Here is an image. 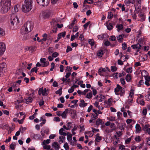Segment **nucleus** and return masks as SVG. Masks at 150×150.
Listing matches in <instances>:
<instances>
[{"instance_id":"obj_1","label":"nucleus","mask_w":150,"mask_h":150,"mask_svg":"<svg viewBox=\"0 0 150 150\" xmlns=\"http://www.w3.org/2000/svg\"><path fill=\"white\" fill-rule=\"evenodd\" d=\"M21 14H13L11 16L9 21L10 28L12 30H16L18 28L20 23Z\"/></svg>"},{"instance_id":"obj_2","label":"nucleus","mask_w":150,"mask_h":150,"mask_svg":"<svg viewBox=\"0 0 150 150\" xmlns=\"http://www.w3.org/2000/svg\"><path fill=\"white\" fill-rule=\"evenodd\" d=\"M11 6V0H1L0 2V12L2 13H6Z\"/></svg>"},{"instance_id":"obj_3","label":"nucleus","mask_w":150,"mask_h":150,"mask_svg":"<svg viewBox=\"0 0 150 150\" xmlns=\"http://www.w3.org/2000/svg\"><path fill=\"white\" fill-rule=\"evenodd\" d=\"M32 0H25L22 6V10L24 13L30 11L33 8Z\"/></svg>"},{"instance_id":"obj_4","label":"nucleus","mask_w":150,"mask_h":150,"mask_svg":"<svg viewBox=\"0 0 150 150\" xmlns=\"http://www.w3.org/2000/svg\"><path fill=\"white\" fill-rule=\"evenodd\" d=\"M33 28V26L32 23L29 21L26 22L23 26L22 29L26 33L30 32Z\"/></svg>"},{"instance_id":"obj_5","label":"nucleus","mask_w":150,"mask_h":150,"mask_svg":"<svg viewBox=\"0 0 150 150\" xmlns=\"http://www.w3.org/2000/svg\"><path fill=\"white\" fill-rule=\"evenodd\" d=\"M115 92L116 95H120L122 96L124 95L125 93L124 88L118 84L117 85L116 88L115 89Z\"/></svg>"},{"instance_id":"obj_6","label":"nucleus","mask_w":150,"mask_h":150,"mask_svg":"<svg viewBox=\"0 0 150 150\" xmlns=\"http://www.w3.org/2000/svg\"><path fill=\"white\" fill-rule=\"evenodd\" d=\"M49 91L48 88H44L43 87L39 88L38 93L39 95H42L43 96H46L47 95V93Z\"/></svg>"},{"instance_id":"obj_7","label":"nucleus","mask_w":150,"mask_h":150,"mask_svg":"<svg viewBox=\"0 0 150 150\" xmlns=\"http://www.w3.org/2000/svg\"><path fill=\"white\" fill-rule=\"evenodd\" d=\"M5 44L3 42H0V56H2L6 50Z\"/></svg>"},{"instance_id":"obj_8","label":"nucleus","mask_w":150,"mask_h":150,"mask_svg":"<svg viewBox=\"0 0 150 150\" xmlns=\"http://www.w3.org/2000/svg\"><path fill=\"white\" fill-rule=\"evenodd\" d=\"M34 98V93H33L30 94L28 96L26 97L25 98V102L26 104H28L32 102L33 98Z\"/></svg>"},{"instance_id":"obj_9","label":"nucleus","mask_w":150,"mask_h":150,"mask_svg":"<svg viewBox=\"0 0 150 150\" xmlns=\"http://www.w3.org/2000/svg\"><path fill=\"white\" fill-rule=\"evenodd\" d=\"M6 68V65L5 63H2L0 64V76L3 74Z\"/></svg>"},{"instance_id":"obj_10","label":"nucleus","mask_w":150,"mask_h":150,"mask_svg":"<svg viewBox=\"0 0 150 150\" xmlns=\"http://www.w3.org/2000/svg\"><path fill=\"white\" fill-rule=\"evenodd\" d=\"M45 58H42L40 59V62L42 64V66L43 67H47L49 64V62L48 61H46Z\"/></svg>"},{"instance_id":"obj_11","label":"nucleus","mask_w":150,"mask_h":150,"mask_svg":"<svg viewBox=\"0 0 150 150\" xmlns=\"http://www.w3.org/2000/svg\"><path fill=\"white\" fill-rule=\"evenodd\" d=\"M37 3L39 5L42 6H45L47 5L48 4V2L47 1L45 2V0H36Z\"/></svg>"},{"instance_id":"obj_12","label":"nucleus","mask_w":150,"mask_h":150,"mask_svg":"<svg viewBox=\"0 0 150 150\" xmlns=\"http://www.w3.org/2000/svg\"><path fill=\"white\" fill-rule=\"evenodd\" d=\"M147 73L145 70L143 71L142 72V75L144 76L146 81L150 82V76H147Z\"/></svg>"},{"instance_id":"obj_13","label":"nucleus","mask_w":150,"mask_h":150,"mask_svg":"<svg viewBox=\"0 0 150 150\" xmlns=\"http://www.w3.org/2000/svg\"><path fill=\"white\" fill-rule=\"evenodd\" d=\"M67 139L69 142H70V144L72 145H74V143L72 142V136L73 135L72 134H71L69 132H68L67 134Z\"/></svg>"},{"instance_id":"obj_14","label":"nucleus","mask_w":150,"mask_h":150,"mask_svg":"<svg viewBox=\"0 0 150 150\" xmlns=\"http://www.w3.org/2000/svg\"><path fill=\"white\" fill-rule=\"evenodd\" d=\"M135 88L134 87H131L129 92V96H128L130 98H134V93Z\"/></svg>"},{"instance_id":"obj_15","label":"nucleus","mask_w":150,"mask_h":150,"mask_svg":"<svg viewBox=\"0 0 150 150\" xmlns=\"http://www.w3.org/2000/svg\"><path fill=\"white\" fill-rule=\"evenodd\" d=\"M56 21V20L55 19H53L51 23V25H53V26L57 25L59 28H61L63 27V24L59 25L57 23Z\"/></svg>"},{"instance_id":"obj_16","label":"nucleus","mask_w":150,"mask_h":150,"mask_svg":"<svg viewBox=\"0 0 150 150\" xmlns=\"http://www.w3.org/2000/svg\"><path fill=\"white\" fill-rule=\"evenodd\" d=\"M36 49V47L34 46H30L26 47H25V49L27 50H29L31 52L35 51Z\"/></svg>"},{"instance_id":"obj_17","label":"nucleus","mask_w":150,"mask_h":150,"mask_svg":"<svg viewBox=\"0 0 150 150\" xmlns=\"http://www.w3.org/2000/svg\"><path fill=\"white\" fill-rule=\"evenodd\" d=\"M65 136L60 135L59 137L58 142L61 144L64 142L65 140Z\"/></svg>"},{"instance_id":"obj_18","label":"nucleus","mask_w":150,"mask_h":150,"mask_svg":"<svg viewBox=\"0 0 150 150\" xmlns=\"http://www.w3.org/2000/svg\"><path fill=\"white\" fill-rule=\"evenodd\" d=\"M143 130L146 131V133L150 135V127H149V125H148L146 124L144 126Z\"/></svg>"},{"instance_id":"obj_19","label":"nucleus","mask_w":150,"mask_h":150,"mask_svg":"<svg viewBox=\"0 0 150 150\" xmlns=\"http://www.w3.org/2000/svg\"><path fill=\"white\" fill-rule=\"evenodd\" d=\"M141 130V128L139 124H137L135 125V133H139Z\"/></svg>"},{"instance_id":"obj_20","label":"nucleus","mask_w":150,"mask_h":150,"mask_svg":"<svg viewBox=\"0 0 150 150\" xmlns=\"http://www.w3.org/2000/svg\"><path fill=\"white\" fill-rule=\"evenodd\" d=\"M52 147L56 150H58L60 148V146L57 142H54L52 144Z\"/></svg>"},{"instance_id":"obj_21","label":"nucleus","mask_w":150,"mask_h":150,"mask_svg":"<svg viewBox=\"0 0 150 150\" xmlns=\"http://www.w3.org/2000/svg\"><path fill=\"white\" fill-rule=\"evenodd\" d=\"M88 103L85 102L83 100H80V103L79 104L80 107L81 108L87 106Z\"/></svg>"},{"instance_id":"obj_22","label":"nucleus","mask_w":150,"mask_h":150,"mask_svg":"<svg viewBox=\"0 0 150 150\" xmlns=\"http://www.w3.org/2000/svg\"><path fill=\"white\" fill-rule=\"evenodd\" d=\"M69 110L68 109L65 110L64 111L62 112V117L63 118L65 119L66 118L67 114L68 113Z\"/></svg>"},{"instance_id":"obj_23","label":"nucleus","mask_w":150,"mask_h":150,"mask_svg":"<svg viewBox=\"0 0 150 150\" xmlns=\"http://www.w3.org/2000/svg\"><path fill=\"white\" fill-rule=\"evenodd\" d=\"M78 128V126L76 125H75L73 129L71 130V133L73 135H75L76 133V130Z\"/></svg>"},{"instance_id":"obj_24","label":"nucleus","mask_w":150,"mask_h":150,"mask_svg":"<svg viewBox=\"0 0 150 150\" xmlns=\"http://www.w3.org/2000/svg\"><path fill=\"white\" fill-rule=\"evenodd\" d=\"M105 97L103 96L99 95L97 96L96 99L99 101L101 102L103 100Z\"/></svg>"},{"instance_id":"obj_25","label":"nucleus","mask_w":150,"mask_h":150,"mask_svg":"<svg viewBox=\"0 0 150 150\" xmlns=\"http://www.w3.org/2000/svg\"><path fill=\"white\" fill-rule=\"evenodd\" d=\"M126 124L123 123H120L118 124L119 128L121 131H123Z\"/></svg>"},{"instance_id":"obj_26","label":"nucleus","mask_w":150,"mask_h":150,"mask_svg":"<svg viewBox=\"0 0 150 150\" xmlns=\"http://www.w3.org/2000/svg\"><path fill=\"white\" fill-rule=\"evenodd\" d=\"M131 47L134 49L138 50L141 48V45L139 44H137L136 45H132Z\"/></svg>"},{"instance_id":"obj_27","label":"nucleus","mask_w":150,"mask_h":150,"mask_svg":"<svg viewBox=\"0 0 150 150\" xmlns=\"http://www.w3.org/2000/svg\"><path fill=\"white\" fill-rule=\"evenodd\" d=\"M125 75V73L123 71L121 73H116V75H115V77L116 78H117L118 77H122L123 76H124Z\"/></svg>"},{"instance_id":"obj_28","label":"nucleus","mask_w":150,"mask_h":150,"mask_svg":"<svg viewBox=\"0 0 150 150\" xmlns=\"http://www.w3.org/2000/svg\"><path fill=\"white\" fill-rule=\"evenodd\" d=\"M125 79L127 82H129L132 79V76L130 74H128L126 76Z\"/></svg>"},{"instance_id":"obj_29","label":"nucleus","mask_w":150,"mask_h":150,"mask_svg":"<svg viewBox=\"0 0 150 150\" xmlns=\"http://www.w3.org/2000/svg\"><path fill=\"white\" fill-rule=\"evenodd\" d=\"M137 103L141 105L144 106L145 105V103L143 99H137L136 101Z\"/></svg>"},{"instance_id":"obj_30","label":"nucleus","mask_w":150,"mask_h":150,"mask_svg":"<svg viewBox=\"0 0 150 150\" xmlns=\"http://www.w3.org/2000/svg\"><path fill=\"white\" fill-rule=\"evenodd\" d=\"M102 139V137L99 135V134L98 133L96 136L95 141L97 142H99Z\"/></svg>"},{"instance_id":"obj_31","label":"nucleus","mask_w":150,"mask_h":150,"mask_svg":"<svg viewBox=\"0 0 150 150\" xmlns=\"http://www.w3.org/2000/svg\"><path fill=\"white\" fill-rule=\"evenodd\" d=\"M124 35H120L117 37V38L119 42H122L123 41Z\"/></svg>"},{"instance_id":"obj_32","label":"nucleus","mask_w":150,"mask_h":150,"mask_svg":"<svg viewBox=\"0 0 150 150\" xmlns=\"http://www.w3.org/2000/svg\"><path fill=\"white\" fill-rule=\"evenodd\" d=\"M48 132V131L47 129H42L41 131V134L42 136L43 137H44L45 135V134H47Z\"/></svg>"},{"instance_id":"obj_33","label":"nucleus","mask_w":150,"mask_h":150,"mask_svg":"<svg viewBox=\"0 0 150 150\" xmlns=\"http://www.w3.org/2000/svg\"><path fill=\"white\" fill-rule=\"evenodd\" d=\"M64 129L63 128H61L59 131V133L60 135L66 136L67 135V133L64 132Z\"/></svg>"},{"instance_id":"obj_34","label":"nucleus","mask_w":150,"mask_h":150,"mask_svg":"<svg viewBox=\"0 0 150 150\" xmlns=\"http://www.w3.org/2000/svg\"><path fill=\"white\" fill-rule=\"evenodd\" d=\"M65 35L66 33L65 32L58 34V39H60L62 38V37L64 38L65 36Z\"/></svg>"},{"instance_id":"obj_35","label":"nucleus","mask_w":150,"mask_h":150,"mask_svg":"<svg viewBox=\"0 0 150 150\" xmlns=\"http://www.w3.org/2000/svg\"><path fill=\"white\" fill-rule=\"evenodd\" d=\"M105 69L101 68L99 69L98 73L100 75L103 76L102 73L105 72Z\"/></svg>"},{"instance_id":"obj_36","label":"nucleus","mask_w":150,"mask_h":150,"mask_svg":"<svg viewBox=\"0 0 150 150\" xmlns=\"http://www.w3.org/2000/svg\"><path fill=\"white\" fill-rule=\"evenodd\" d=\"M5 35V32L4 30L1 28L0 27V37L4 36Z\"/></svg>"},{"instance_id":"obj_37","label":"nucleus","mask_w":150,"mask_h":150,"mask_svg":"<svg viewBox=\"0 0 150 150\" xmlns=\"http://www.w3.org/2000/svg\"><path fill=\"white\" fill-rule=\"evenodd\" d=\"M110 127L111 128V129L109 131L110 132H111L112 131L115 129L116 127L115 124L114 123L111 124L110 125Z\"/></svg>"},{"instance_id":"obj_38","label":"nucleus","mask_w":150,"mask_h":150,"mask_svg":"<svg viewBox=\"0 0 150 150\" xmlns=\"http://www.w3.org/2000/svg\"><path fill=\"white\" fill-rule=\"evenodd\" d=\"M107 24L106 26L108 30H110L112 29L113 28V26L112 24L111 23L108 24L107 23H106Z\"/></svg>"},{"instance_id":"obj_39","label":"nucleus","mask_w":150,"mask_h":150,"mask_svg":"<svg viewBox=\"0 0 150 150\" xmlns=\"http://www.w3.org/2000/svg\"><path fill=\"white\" fill-rule=\"evenodd\" d=\"M116 27L117 28V30L119 31L122 29L123 26L122 24H118L116 25Z\"/></svg>"},{"instance_id":"obj_40","label":"nucleus","mask_w":150,"mask_h":150,"mask_svg":"<svg viewBox=\"0 0 150 150\" xmlns=\"http://www.w3.org/2000/svg\"><path fill=\"white\" fill-rule=\"evenodd\" d=\"M107 119L108 120L111 121H114L115 120V116H111L107 117Z\"/></svg>"},{"instance_id":"obj_41","label":"nucleus","mask_w":150,"mask_h":150,"mask_svg":"<svg viewBox=\"0 0 150 150\" xmlns=\"http://www.w3.org/2000/svg\"><path fill=\"white\" fill-rule=\"evenodd\" d=\"M141 137L138 135H136L134 138V140L135 141L137 142H139L141 141Z\"/></svg>"},{"instance_id":"obj_42","label":"nucleus","mask_w":150,"mask_h":150,"mask_svg":"<svg viewBox=\"0 0 150 150\" xmlns=\"http://www.w3.org/2000/svg\"><path fill=\"white\" fill-rule=\"evenodd\" d=\"M85 134H87L89 137H92L94 134L91 131H87L86 132H85Z\"/></svg>"},{"instance_id":"obj_43","label":"nucleus","mask_w":150,"mask_h":150,"mask_svg":"<svg viewBox=\"0 0 150 150\" xmlns=\"http://www.w3.org/2000/svg\"><path fill=\"white\" fill-rule=\"evenodd\" d=\"M139 17L140 18V21H144L146 18L145 16L143 14H140L139 16Z\"/></svg>"},{"instance_id":"obj_44","label":"nucleus","mask_w":150,"mask_h":150,"mask_svg":"<svg viewBox=\"0 0 150 150\" xmlns=\"http://www.w3.org/2000/svg\"><path fill=\"white\" fill-rule=\"evenodd\" d=\"M18 85L16 83H14L13 85L12 86L13 89V91L16 92V89L18 86Z\"/></svg>"},{"instance_id":"obj_45","label":"nucleus","mask_w":150,"mask_h":150,"mask_svg":"<svg viewBox=\"0 0 150 150\" xmlns=\"http://www.w3.org/2000/svg\"><path fill=\"white\" fill-rule=\"evenodd\" d=\"M93 96L91 92L88 93L86 96V97L87 98L90 99L92 98Z\"/></svg>"},{"instance_id":"obj_46","label":"nucleus","mask_w":150,"mask_h":150,"mask_svg":"<svg viewBox=\"0 0 150 150\" xmlns=\"http://www.w3.org/2000/svg\"><path fill=\"white\" fill-rule=\"evenodd\" d=\"M42 145L43 146V148L44 149L49 150L50 149L51 146L50 145H48L46 144H45L44 145Z\"/></svg>"},{"instance_id":"obj_47","label":"nucleus","mask_w":150,"mask_h":150,"mask_svg":"<svg viewBox=\"0 0 150 150\" xmlns=\"http://www.w3.org/2000/svg\"><path fill=\"white\" fill-rule=\"evenodd\" d=\"M102 122L103 121L102 120L98 119L96 121V124L97 125H100L102 124Z\"/></svg>"},{"instance_id":"obj_48","label":"nucleus","mask_w":150,"mask_h":150,"mask_svg":"<svg viewBox=\"0 0 150 150\" xmlns=\"http://www.w3.org/2000/svg\"><path fill=\"white\" fill-rule=\"evenodd\" d=\"M133 98H130L128 97V99L126 101V103L128 104H130L132 103Z\"/></svg>"},{"instance_id":"obj_49","label":"nucleus","mask_w":150,"mask_h":150,"mask_svg":"<svg viewBox=\"0 0 150 150\" xmlns=\"http://www.w3.org/2000/svg\"><path fill=\"white\" fill-rule=\"evenodd\" d=\"M103 54V51L101 50H99L97 53V55L99 57H101Z\"/></svg>"},{"instance_id":"obj_50","label":"nucleus","mask_w":150,"mask_h":150,"mask_svg":"<svg viewBox=\"0 0 150 150\" xmlns=\"http://www.w3.org/2000/svg\"><path fill=\"white\" fill-rule=\"evenodd\" d=\"M50 139H47L46 140H44L42 142V145H44L45 144H49L50 143Z\"/></svg>"},{"instance_id":"obj_51","label":"nucleus","mask_w":150,"mask_h":150,"mask_svg":"<svg viewBox=\"0 0 150 150\" xmlns=\"http://www.w3.org/2000/svg\"><path fill=\"white\" fill-rule=\"evenodd\" d=\"M98 114L96 113L92 114L91 116V118L93 120H95L97 119L98 117Z\"/></svg>"},{"instance_id":"obj_52","label":"nucleus","mask_w":150,"mask_h":150,"mask_svg":"<svg viewBox=\"0 0 150 150\" xmlns=\"http://www.w3.org/2000/svg\"><path fill=\"white\" fill-rule=\"evenodd\" d=\"M132 68L131 67H130L127 69H125V67L124 68V70L125 71H126V72L128 73H131L132 72Z\"/></svg>"},{"instance_id":"obj_53","label":"nucleus","mask_w":150,"mask_h":150,"mask_svg":"<svg viewBox=\"0 0 150 150\" xmlns=\"http://www.w3.org/2000/svg\"><path fill=\"white\" fill-rule=\"evenodd\" d=\"M132 137V136H131L130 137L126 139L125 141V144H128L131 142Z\"/></svg>"},{"instance_id":"obj_54","label":"nucleus","mask_w":150,"mask_h":150,"mask_svg":"<svg viewBox=\"0 0 150 150\" xmlns=\"http://www.w3.org/2000/svg\"><path fill=\"white\" fill-rule=\"evenodd\" d=\"M93 3V0H85L84 2V4L88 3V4H91Z\"/></svg>"},{"instance_id":"obj_55","label":"nucleus","mask_w":150,"mask_h":150,"mask_svg":"<svg viewBox=\"0 0 150 150\" xmlns=\"http://www.w3.org/2000/svg\"><path fill=\"white\" fill-rule=\"evenodd\" d=\"M135 2L134 0H128L126 1V4H134Z\"/></svg>"},{"instance_id":"obj_56","label":"nucleus","mask_w":150,"mask_h":150,"mask_svg":"<svg viewBox=\"0 0 150 150\" xmlns=\"http://www.w3.org/2000/svg\"><path fill=\"white\" fill-rule=\"evenodd\" d=\"M62 88H60L56 92V94H59V96H61L62 94Z\"/></svg>"},{"instance_id":"obj_57","label":"nucleus","mask_w":150,"mask_h":150,"mask_svg":"<svg viewBox=\"0 0 150 150\" xmlns=\"http://www.w3.org/2000/svg\"><path fill=\"white\" fill-rule=\"evenodd\" d=\"M67 126L68 130H69L72 127L71 123L68 122L67 125Z\"/></svg>"},{"instance_id":"obj_58","label":"nucleus","mask_w":150,"mask_h":150,"mask_svg":"<svg viewBox=\"0 0 150 150\" xmlns=\"http://www.w3.org/2000/svg\"><path fill=\"white\" fill-rule=\"evenodd\" d=\"M64 147L66 150H68L69 149V146L68 144L66 142L65 143L64 145Z\"/></svg>"},{"instance_id":"obj_59","label":"nucleus","mask_w":150,"mask_h":150,"mask_svg":"<svg viewBox=\"0 0 150 150\" xmlns=\"http://www.w3.org/2000/svg\"><path fill=\"white\" fill-rule=\"evenodd\" d=\"M42 37H43V38L41 39V40L43 41H46L47 40V35L46 33H45L43 35Z\"/></svg>"},{"instance_id":"obj_60","label":"nucleus","mask_w":150,"mask_h":150,"mask_svg":"<svg viewBox=\"0 0 150 150\" xmlns=\"http://www.w3.org/2000/svg\"><path fill=\"white\" fill-rule=\"evenodd\" d=\"M98 38L99 40H102L104 38V35L101 34V35H98Z\"/></svg>"},{"instance_id":"obj_61","label":"nucleus","mask_w":150,"mask_h":150,"mask_svg":"<svg viewBox=\"0 0 150 150\" xmlns=\"http://www.w3.org/2000/svg\"><path fill=\"white\" fill-rule=\"evenodd\" d=\"M113 15L111 12H108V16L107 18L108 19H111Z\"/></svg>"},{"instance_id":"obj_62","label":"nucleus","mask_w":150,"mask_h":150,"mask_svg":"<svg viewBox=\"0 0 150 150\" xmlns=\"http://www.w3.org/2000/svg\"><path fill=\"white\" fill-rule=\"evenodd\" d=\"M76 20L75 19H74V20L72 21V23L70 25H69V28H72L73 25L75 24V22L76 21Z\"/></svg>"},{"instance_id":"obj_63","label":"nucleus","mask_w":150,"mask_h":150,"mask_svg":"<svg viewBox=\"0 0 150 150\" xmlns=\"http://www.w3.org/2000/svg\"><path fill=\"white\" fill-rule=\"evenodd\" d=\"M18 7H19V6L18 5L15 6L14 7L13 10H14L15 12H17L19 10Z\"/></svg>"},{"instance_id":"obj_64","label":"nucleus","mask_w":150,"mask_h":150,"mask_svg":"<svg viewBox=\"0 0 150 150\" xmlns=\"http://www.w3.org/2000/svg\"><path fill=\"white\" fill-rule=\"evenodd\" d=\"M145 98L147 101H150V93L145 96Z\"/></svg>"}]
</instances>
